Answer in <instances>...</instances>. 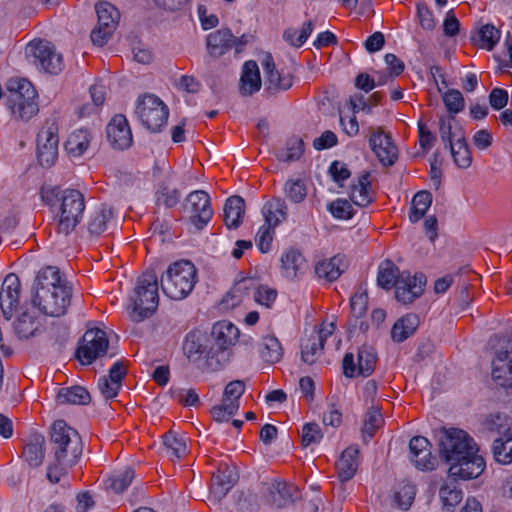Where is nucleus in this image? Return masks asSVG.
<instances>
[{
    "label": "nucleus",
    "instance_id": "obj_62",
    "mask_svg": "<svg viewBox=\"0 0 512 512\" xmlns=\"http://www.w3.org/2000/svg\"><path fill=\"white\" fill-rule=\"evenodd\" d=\"M245 391V384L241 380H234L229 382L223 393V400L231 401L234 404H239V399Z\"/></svg>",
    "mask_w": 512,
    "mask_h": 512
},
{
    "label": "nucleus",
    "instance_id": "obj_54",
    "mask_svg": "<svg viewBox=\"0 0 512 512\" xmlns=\"http://www.w3.org/2000/svg\"><path fill=\"white\" fill-rule=\"evenodd\" d=\"M236 479L234 467L228 465H220L212 475L214 484L221 486L224 490H228L236 482Z\"/></svg>",
    "mask_w": 512,
    "mask_h": 512
},
{
    "label": "nucleus",
    "instance_id": "obj_25",
    "mask_svg": "<svg viewBox=\"0 0 512 512\" xmlns=\"http://www.w3.org/2000/svg\"><path fill=\"white\" fill-rule=\"evenodd\" d=\"M269 89L287 90L292 86L293 79L289 72L276 68L271 54H265L261 61Z\"/></svg>",
    "mask_w": 512,
    "mask_h": 512
},
{
    "label": "nucleus",
    "instance_id": "obj_11",
    "mask_svg": "<svg viewBox=\"0 0 512 512\" xmlns=\"http://www.w3.org/2000/svg\"><path fill=\"white\" fill-rule=\"evenodd\" d=\"M108 346L109 340L104 330L100 328L89 329L84 333L79 343L76 356L81 364L90 365L96 359L107 354Z\"/></svg>",
    "mask_w": 512,
    "mask_h": 512
},
{
    "label": "nucleus",
    "instance_id": "obj_53",
    "mask_svg": "<svg viewBox=\"0 0 512 512\" xmlns=\"http://www.w3.org/2000/svg\"><path fill=\"white\" fill-rule=\"evenodd\" d=\"M112 216L111 210L101 209L97 211L88 223V230L93 235H100L107 229V224Z\"/></svg>",
    "mask_w": 512,
    "mask_h": 512
},
{
    "label": "nucleus",
    "instance_id": "obj_12",
    "mask_svg": "<svg viewBox=\"0 0 512 512\" xmlns=\"http://www.w3.org/2000/svg\"><path fill=\"white\" fill-rule=\"evenodd\" d=\"M26 53L38 68L47 73L58 74L63 69V58L49 41H31L26 48Z\"/></svg>",
    "mask_w": 512,
    "mask_h": 512
},
{
    "label": "nucleus",
    "instance_id": "obj_6",
    "mask_svg": "<svg viewBox=\"0 0 512 512\" xmlns=\"http://www.w3.org/2000/svg\"><path fill=\"white\" fill-rule=\"evenodd\" d=\"M198 281L197 269L189 260L175 261L161 277L163 293L172 300H183L193 291Z\"/></svg>",
    "mask_w": 512,
    "mask_h": 512
},
{
    "label": "nucleus",
    "instance_id": "obj_30",
    "mask_svg": "<svg viewBox=\"0 0 512 512\" xmlns=\"http://www.w3.org/2000/svg\"><path fill=\"white\" fill-rule=\"evenodd\" d=\"M92 135L87 129H76L69 134L64 148L72 158L81 157L90 147Z\"/></svg>",
    "mask_w": 512,
    "mask_h": 512
},
{
    "label": "nucleus",
    "instance_id": "obj_3",
    "mask_svg": "<svg viewBox=\"0 0 512 512\" xmlns=\"http://www.w3.org/2000/svg\"><path fill=\"white\" fill-rule=\"evenodd\" d=\"M41 199L51 208L57 207L59 215L58 229L69 234L81 222L85 211L83 194L75 189L60 190L58 187L44 186Z\"/></svg>",
    "mask_w": 512,
    "mask_h": 512
},
{
    "label": "nucleus",
    "instance_id": "obj_49",
    "mask_svg": "<svg viewBox=\"0 0 512 512\" xmlns=\"http://www.w3.org/2000/svg\"><path fill=\"white\" fill-rule=\"evenodd\" d=\"M304 152L303 141L299 138L289 139L284 149L278 152V159L284 162L298 160Z\"/></svg>",
    "mask_w": 512,
    "mask_h": 512
},
{
    "label": "nucleus",
    "instance_id": "obj_5",
    "mask_svg": "<svg viewBox=\"0 0 512 512\" xmlns=\"http://www.w3.org/2000/svg\"><path fill=\"white\" fill-rule=\"evenodd\" d=\"M159 304L158 277L153 271L143 273L137 280L128 314L133 322H142L149 318Z\"/></svg>",
    "mask_w": 512,
    "mask_h": 512
},
{
    "label": "nucleus",
    "instance_id": "obj_38",
    "mask_svg": "<svg viewBox=\"0 0 512 512\" xmlns=\"http://www.w3.org/2000/svg\"><path fill=\"white\" fill-rule=\"evenodd\" d=\"M45 439L41 435H33L23 449V458L32 467H38L44 460Z\"/></svg>",
    "mask_w": 512,
    "mask_h": 512
},
{
    "label": "nucleus",
    "instance_id": "obj_18",
    "mask_svg": "<svg viewBox=\"0 0 512 512\" xmlns=\"http://www.w3.org/2000/svg\"><path fill=\"white\" fill-rule=\"evenodd\" d=\"M369 144L378 160L385 166H390L397 160V148L391 137L384 133L381 127L369 128Z\"/></svg>",
    "mask_w": 512,
    "mask_h": 512
},
{
    "label": "nucleus",
    "instance_id": "obj_64",
    "mask_svg": "<svg viewBox=\"0 0 512 512\" xmlns=\"http://www.w3.org/2000/svg\"><path fill=\"white\" fill-rule=\"evenodd\" d=\"M485 425L488 430L501 432L502 430L508 427V417L507 415L497 412L490 414L489 417L485 421Z\"/></svg>",
    "mask_w": 512,
    "mask_h": 512
},
{
    "label": "nucleus",
    "instance_id": "obj_41",
    "mask_svg": "<svg viewBox=\"0 0 512 512\" xmlns=\"http://www.w3.org/2000/svg\"><path fill=\"white\" fill-rule=\"evenodd\" d=\"M501 38V31L494 25H482L474 35V42L482 49L492 50Z\"/></svg>",
    "mask_w": 512,
    "mask_h": 512
},
{
    "label": "nucleus",
    "instance_id": "obj_36",
    "mask_svg": "<svg viewBox=\"0 0 512 512\" xmlns=\"http://www.w3.org/2000/svg\"><path fill=\"white\" fill-rule=\"evenodd\" d=\"M244 200L240 196H232L224 205V222L228 228H237L244 216Z\"/></svg>",
    "mask_w": 512,
    "mask_h": 512
},
{
    "label": "nucleus",
    "instance_id": "obj_17",
    "mask_svg": "<svg viewBox=\"0 0 512 512\" xmlns=\"http://www.w3.org/2000/svg\"><path fill=\"white\" fill-rule=\"evenodd\" d=\"M425 284L426 277L423 274L411 275L409 272L404 271L394 286L395 297L404 304L412 303L422 295Z\"/></svg>",
    "mask_w": 512,
    "mask_h": 512
},
{
    "label": "nucleus",
    "instance_id": "obj_37",
    "mask_svg": "<svg viewBox=\"0 0 512 512\" xmlns=\"http://www.w3.org/2000/svg\"><path fill=\"white\" fill-rule=\"evenodd\" d=\"M418 325L419 318L416 314H406L394 323L391 337L396 342H403L416 331Z\"/></svg>",
    "mask_w": 512,
    "mask_h": 512
},
{
    "label": "nucleus",
    "instance_id": "obj_47",
    "mask_svg": "<svg viewBox=\"0 0 512 512\" xmlns=\"http://www.w3.org/2000/svg\"><path fill=\"white\" fill-rule=\"evenodd\" d=\"M439 496L444 506H455L462 499V490L455 480L446 481L439 490Z\"/></svg>",
    "mask_w": 512,
    "mask_h": 512
},
{
    "label": "nucleus",
    "instance_id": "obj_19",
    "mask_svg": "<svg viewBox=\"0 0 512 512\" xmlns=\"http://www.w3.org/2000/svg\"><path fill=\"white\" fill-rule=\"evenodd\" d=\"M376 364V354L372 348L361 347L357 355V366L354 364V356L346 353L343 359V371L347 377L358 375L369 376Z\"/></svg>",
    "mask_w": 512,
    "mask_h": 512
},
{
    "label": "nucleus",
    "instance_id": "obj_22",
    "mask_svg": "<svg viewBox=\"0 0 512 512\" xmlns=\"http://www.w3.org/2000/svg\"><path fill=\"white\" fill-rule=\"evenodd\" d=\"M410 460L419 470H432L436 459L432 456L431 444L423 436H415L409 443Z\"/></svg>",
    "mask_w": 512,
    "mask_h": 512
},
{
    "label": "nucleus",
    "instance_id": "obj_33",
    "mask_svg": "<svg viewBox=\"0 0 512 512\" xmlns=\"http://www.w3.org/2000/svg\"><path fill=\"white\" fill-rule=\"evenodd\" d=\"M258 352L263 361L269 364H275L282 359L284 349L276 336L266 335L259 344Z\"/></svg>",
    "mask_w": 512,
    "mask_h": 512
},
{
    "label": "nucleus",
    "instance_id": "obj_28",
    "mask_svg": "<svg viewBox=\"0 0 512 512\" xmlns=\"http://www.w3.org/2000/svg\"><path fill=\"white\" fill-rule=\"evenodd\" d=\"M359 464V448L357 445L347 447L336 462L338 478L344 482L350 480L356 473Z\"/></svg>",
    "mask_w": 512,
    "mask_h": 512
},
{
    "label": "nucleus",
    "instance_id": "obj_42",
    "mask_svg": "<svg viewBox=\"0 0 512 512\" xmlns=\"http://www.w3.org/2000/svg\"><path fill=\"white\" fill-rule=\"evenodd\" d=\"M163 445L171 459H180L187 453L186 438L172 431L163 436Z\"/></svg>",
    "mask_w": 512,
    "mask_h": 512
},
{
    "label": "nucleus",
    "instance_id": "obj_14",
    "mask_svg": "<svg viewBox=\"0 0 512 512\" xmlns=\"http://www.w3.org/2000/svg\"><path fill=\"white\" fill-rule=\"evenodd\" d=\"M247 43L248 39L245 35L235 37L227 28L213 31L206 37L207 51L213 57H220L232 48L239 53Z\"/></svg>",
    "mask_w": 512,
    "mask_h": 512
},
{
    "label": "nucleus",
    "instance_id": "obj_32",
    "mask_svg": "<svg viewBox=\"0 0 512 512\" xmlns=\"http://www.w3.org/2000/svg\"><path fill=\"white\" fill-rule=\"evenodd\" d=\"M212 335L219 349L225 350L236 343L239 330L231 322L223 320L213 325Z\"/></svg>",
    "mask_w": 512,
    "mask_h": 512
},
{
    "label": "nucleus",
    "instance_id": "obj_50",
    "mask_svg": "<svg viewBox=\"0 0 512 512\" xmlns=\"http://www.w3.org/2000/svg\"><path fill=\"white\" fill-rule=\"evenodd\" d=\"M383 417L379 409L371 408L365 415L362 433L363 437H373L376 431L382 426Z\"/></svg>",
    "mask_w": 512,
    "mask_h": 512
},
{
    "label": "nucleus",
    "instance_id": "obj_27",
    "mask_svg": "<svg viewBox=\"0 0 512 512\" xmlns=\"http://www.w3.org/2000/svg\"><path fill=\"white\" fill-rule=\"evenodd\" d=\"M207 336L199 331L189 332L183 342V352L190 361H198L201 358H209L207 349Z\"/></svg>",
    "mask_w": 512,
    "mask_h": 512
},
{
    "label": "nucleus",
    "instance_id": "obj_7",
    "mask_svg": "<svg viewBox=\"0 0 512 512\" xmlns=\"http://www.w3.org/2000/svg\"><path fill=\"white\" fill-rule=\"evenodd\" d=\"M439 132L442 141L448 145L455 164L462 169L472 163V155L465 140V133L453 116H441Z\"/></svg>",
    "mask_w": 512,
    "mask_h": 512
},
{
    "label": "nucleus",
    "instance_id": "obj_4",
    "mask_svg": "<svg viewBox=\"0 0 512 512\" xmlns=\"http://www.w3.org/2000/svg\"><path fill=\"white\" fill-rule=\"evenodd\" d=\"M6 106L16 120L28 121L39 112L37 91L24 78H10L6 83Z\"/></svg>",
    "mask_w": 512,
    "mask_h": 512
},
{
    "label": "nucleus",
    "instance_id": "obj_26",
    "mask_svg": "<svg viewBox=\"0 0 512 512\" xmlns=\"http://www.w3.org/2000/svg\"><path fill=\"white\" fill-rule=\"evenodd\" d=\"M347 267L348 261L346 256L337 254L331 258L318 261L315 265V273L319 278L332 282L337 280Z\"/></svg>",
    "mask_w": 512,
    "mask_h": 512
},
{
    "label": "nucleus",
    "instance_id": "obj_34",
    "mask_svg": "<svg viewBox=\"0 0 512 512\" xmlns=\"http://www.w3.org/2000/svg\"><path fill=\"white\" fill-rule=\"evenodd\" d=\"M270 493L272 501L277 507H283L293 502L299 495L298 488L290 483L275 480L271 483Z\"/></svg>",
    "mask_w": 512,
    "mask_h": 512
},
{
    "label": "nucleus",
    "instance_id": "obj_24",
    "mask_svg": "<svg viewBox=\"0 0 512 512\" xmlns=\"http://www.w3.org/2000/svg\"><path fill=\"white\" fill-rule=\"evenodd\" d=\"M492 379L498 386L512 388V350L496 354L492 361Z\"/></svg>",
    "mask_w": 512,
    "mask_h": 512
},
{
    "label": "nucleus",
    "instance_id": "obj_40",
    "mask_svg": "<svg viewBox=\"0 0 512 512\" xmlns=\"http://www.w3.org/2000/svg\"><path fill=\"white\" fill-rule=\"evenodd\" d=\"M432 194L429 191L422 190L417 192L411 201L409 220L413 223L422 219L432 204Z\"/></svg>",
    "mask_w": 512,
    "mask_h": 512
},
{
    "label": "nucleus",
    "instance_id": "obj_39",
    "mask_svg": "<svg viewBox=\"0 0 512 512\" xmlns=\"http://www.w3.org/2000/svg\"><path fill=\"white\" fill-rule=\"evenodd\" d=\"M59 404L86 405L90 402L89 392L81 386L65 387L58 391Z\"/></svg>",
    "mask_w": 512,
    "mask_h": 512
},
{
    "label": "nucleus",
    "instance_id": "obj_43",
    "mask_svg": "<svg viewBox=\"0 0 512 512\" xmlns=\"http://www.w3.org/2000/svg\"><path fill=\"white\" fill-rule=\"evenodd\" d=\"M401 273L392 261H384L378 269L377 281L379 286L386 290L393 288L398 282Z\"/></svg>",
    "mask_w": 512,
    "mask_h": 512
},
{
    "label": "nucleus",
    "instance_id": "obj_60",
    "mask_svg": "<svg viewBox=\"0 0 512 512\" xmlns=\"http://www.w3.org/2000/svg\"><path fill=\"white\" fill-rule=\"evenodd\" d=\"M443 102L451 114H457L464 108V98L461 92L455 89H450L443 95Z\"/></svg>",
    "mask_w": 512,
    "mask_h": 512
},
{
    "label": "nucleus",
    "instance_id": "obj_10",
    "mask_svg": "<svg viewBox=\"0 0 512 512\" xmlns=\"http://www.w3.org/2000/svg\"><path fill=\"white\" fill-rule=\"evenodd\" d=\"M184 213L197 230L206 227L214 214L209 194L203 190L189 193L185 199Z\"/></svg>",
    "mask_w": 512,
    "mask_h": 512
},
{
    "label": "nucleus",
    "instance_id": "obj_9",
    "mask_svg": "<svg viewBox=\"0 0 512 512\" xmlns=\"http://www.w3.org/2000/svg\"><path fill=\"white\" fill-rule=\"evenodd\" d=\"M439 446L447 463L471 455V452L478 449L474 440L465 431L456 428L445 430Z\"/></svg>",
    "mask_w": 512,
    "mask_h": 512
},
{
    "label": "nucleus",
    "instance_id": "obj_57",
    "mask_svg": "<svg viewBox=\"0 0 512 512\" xmlns=\"http://www.w3.org/2000/svg\"><path fill=\"white\" fill-rule=\"evenodd\" d=\"M134 478V471L131 468H126L122 472L113 474L109 478V487L117 492L121 493L131 484Z\"/></svg>",
    "mask_w": 512,
    "mask_h": 512
},
{
    "label": "nucleus",
    "instance_id": "obj_46",
    "mask_svg": "<svg viewBox=\"0 0 512 512\" xmlns=\"http://www.w3.org/2000/svg\"><path fill=\"white\" fill-rule=\"evenodd\" d=\"M38 322L30 313H22L14 322V330L19 338L27 339L38 330Z\"/></svg>",
    "mask_w": 512,
    "mask_h": 512
},
{
    "label": "nucleus",
    "instance_id": "obj_21",
    "mask_svg": "<svg viewBox=\"0 0 512 512\" xmlns=\"http://www.w3.org/2000/svg\"><path fill=\"white\" fill-rule=\"evenodd\" d=\"M107 138L115 149L124 150L131 146L132 132L124 115H115L108 123Z\"/></svg>",
    "mask_w": 512,
    "mask_h": 512
},
{
    "label": "nucleus",
    "instance_id": "obj_59",
    "mask_svg": "<svg viewBox=\"0 0 512 512\" xmlns=\"http://www.w3.org/2000/svg\"><path fill=\"white\" fill-rule=\"evenodd\" d=\"M323 438V433L317 423H306L302 428V445L307 447L318 444Z\"/></svg>",
    "mask_w": 512,
    "mask_h": 512
},
{
    "label": "nucleus",
    "instance_id": "obj_13",
    "mask_svg": "<svg viewBox=\"0 0 512 512\" xmlns=\"http://www.w3.org/2000/svg\"><path fill=\"white\" fill-rule=\"evenodd\" d=\"M98 24L91 32V40L97 46H103L112 36L120 19L117 8L108 1H101L95 6Z\"/></svg>",
    "mask_w": 512,
    "mask_h": 512
},
{
    "label": "nucleus",
    "instance_id": "obj_61",
    "mask_svg": "<svg viewBox=\"0 0 512 512\" xmlns=\"http://www.w3.org/2000/svg\"><path fill=\"white\" fill-rule=\"evenodd\" d=\"M277 298V291L267 285H260L254 291V300L267 308H270Z\"/></svg>",
    "mask_w": 512,
    "mask_h": 512
},
{
    "label": "nucleus",
    "instance_id": "obj_16",
    "mask_svg": "<svg viewBox=\"0 0 512 512\" xmlns=\"http://www.w3.org/2000/svg\"><path fill=\"white\" fill-rule=\"evenodd\" d=\"M448 464L449 475L464 480L477 478L483 473L486 467L484 458L478 454V449L471 452V455H465Z\"/></svg>",
    "mask_w": 512,
    "mask_h": 512
},
{
    "label": "nucleus",
    "instance_id": "obj_35",
    "mask_svg": "<svg viewBox=\"0 0 512 512\" xmlns=\"http://www.w3.org/2000/svg\"><path fill=\"white\" fill-rule=\"evenodd\" d=\"M264 224L277 227L287 217V207L285 202L280 198H273L267 201L262 208Z\"/></svg>",
    "mask_w": 512,
    "mask_h": 512
},
{
    "label": "nucleus",
    "instance_id": "obj_1",
    "mask_svg": "<svg viewBox=\"0 0 512 512\" xmlns=\"http://www.w3.org/2000/svg\"><path fill=\"white\" fill-rule=\"evenodd\" d=\"M72 290L62 279L60 271L53 266L41 269L35 277L31 302L41 313L59 317L66 313Z\"/></svg>",
    "mask_w": 512,
    "mask_h": 512
},
{
    "label": "nucleus",
    "instance_id": "obj_52",
    "mask_svg": "<svg viewBox=\"0 0 512 512\" xmlns=\"http://www.w3.org/2000/svg\"><path fill=\"white\" fill-rule=\"evenodd\" d=\"M416 488L410 483L399 485L394 492V501L400 509L407 510L414 501Z\"/></svg>",
    "mask_w": 512,
    "mask_h": 512
},
{
    "label": "nucleus",
    "instance_id": "obj_29",
    "mask_svg": "<svg viewBox=\"0 0 512 512\" xmlns=\"http://www.w3.org/2000/svg\"><path fill=\"white\" fill-rule=\"evenodd\" d=\"M260 88L261 77L257 63L252 60L246 61L240 78V93L244 96H249L258 92Z\"/></svg>",
    "mask_w": 512,
    "mask_h": 512
},
{
    "label": "nucleus",
    "instance_id": "obj_63",
    "mask_svg": "<svg viewBox=\"0 0 512 512\" xmlns=\"http://www.w3.org/2000/svg\"><path fill=\"white\" fill-rule=\"evenodd\" d=\"M417 18L424 30L432 31L436 27L433 12L425 4H417Z\"/></svg>",
    "mask_w": 512,
    "mask_h": 512
},
{
    "label": "nucleus",
    "instance_id": "obj_31",
    "mask_svg": "<svg viewBox=\"0 0 512 512\" xmlns=\"http://www.w3.org/2000/svg\"><path fill=\"white\" fill-rule=\"evenodd\" d=\"M282 273L286 278H296L304 273L307 268V261L296 249H288L281 257Z\"/></svg>",
    "mask_w": 512,
    "mask_h": 512
},
{
    "label": "nucleus",
    "instance_id": "obj_56",
    "mask_svg": "<svg viewBox=\"0 0 512 512\" xmlns=\"http://www.w3.org/2000/svg\"><path fill=\"white\" fill-rule=\"evenodd\" d=\"M302 359L304 362L308 364H312L315 362L316 357L321 353L324 348V343L316 337L308 339L306 342H303L302 345Z\"/></svg>",
    "mask_w": 512,
    "mask_h": 512
},
{
    "label": "nucleus",
    "instance_id": "obj_45",
    "mask_svg": "<svg viewBox=\"0 0 512 512\" xmlns=\"http://www.w3.org/2000/svg\"><path fill=\"white\" fill-rule=\"evenodd\" d=\"M493 454L495 460L501 464L512 462V432L494 441Z\"/></svg>",
    "mask_w": 512,
    "mask_h": 512
},
{
    "label": "nucleus",
    "instance_id": "obj_2",
    "mask_svg": "<svg viewBox=\"0 0 512 512\" xmlns=\"http://www.w3.org/2000/svg\"><path fill=\"white\" fill-rule=\"evenodd\" d=\"M51 451L54 461L49 464L47 478L51 483H58L74 466L83 451L79 433L64 420H56L50 429Z\"/></svg>",
    "mask_w": 512,
    "mask_h": 512
},
{
    "label": "nucleus",
    "instance_id": "obj_8",
    "mask_svg": "<svg viewBox=\"0 0 512 512\" xmlns=\"http://www.w3.org/2000/svg\"><path fill=\"white\" fill-rule=\"evenodd\" d=\"M135 113L141 124L151 132H160L169 117L168 106L154 94L139 96Z\"/></svg>",
    "mask_w": 512,
    "mask_h": 512
},
{
    "label": "nucleus",
    "instance_id": "obj_20",
    "mask_svg": "<svg viewBox=\"0 0 512 512\" xmlns=\"http://www.w3.org/2000/svg\"><path fill=\"white\" fill-rule=\"evenodd\" d=\"M21 283L19 277L8 274L0 289V307L6 319H10L17 310L20 303Z\"/></svg>",
    "mask_w": 512,
    "mask_h": 512
},
{
    "label": "nucleus",
    "instance_id": "obj_51",
    "mask_svg": "<svg viewBox=\"0 0 512 512\" xmlns=\"http://www.w3.org/2000/svg\"><path fill=\"white\" fill-rule=\"evenodd\" d=\"M327 208L332 216L339 220H349L355 214L352 204L348 200L342 198H337L330 202Z\"/></svg>",
    "mask_w": 512,
    "mask_h": 512
},
{
    "label": "nucleus",
    "instance_id": "obj_15",
    "mask_svg": "<svg viewBox=\"0 0 512 512\" xmlns=\"http://www.w3.org/2000/svg\"><path fill=\"white\" fill-rule=\"evenodd\" d=\"M58 126L56 123H46L37 136V156L44 167L53 165L58 157Z\"/></svg>",
    "mask_w": 512,
    "mask_h": 512
},
{
    "label": "nucleus",
    "instance_id": "obj_23",
    "mask_svg": "<svg viewBox=\"0 0 512 512\" xmlns=\"http://www.w3.org/2000/svg\"><path fill=\"white\" fill-rule=\"evenodd\" d=\"M350 200L359 207H367L375 199V191L372 188L371 174L362 172L352 183L349 191Z\"/></svg>",
    "mask_w": 512,
    "mask_h": 512
},
{
    "label": "nucleus",
    "instance_id": "obj_44",
    "mask_svg": "<svg viewBox=\"0 0 512 512\" xmlns=\"http://www.w3.org/2000/svg\"><path fill=\"white\" fill-rule=\"evenodd\" d=\"M314 30V23L309 20L303 23L300 29L298 28H287L283 32V39L293 47H301L306 40L310 37Z\"/></svg>",
    "mask_w": 512,
    "mask_h": 512
},
{
    "label": "nucleus",
    "instance_id": "obj_55",
    "mask_svg": "<svg viewBox=\"0 0 512 512\" xmlns=\"http://www.w3.org/2000/svg\"><path fill=\"white\" fill-rule=\"evenodd\" d=\"M274 235L275 227L269 224H263L259 227L255 236V243L262 253L270 251Z\"/></svg>",
    "mask_w": 512,
    "mask_h": 512
},
{
    "label": "nucleus",
    "instance_id": "obj_48",
    "mask_svg": "<svg viewBox=\"0 0 512 512\" xmlns=\"http://www.w3.org/2000/svg\"><path fill=\"white\" fill-rule=\"evenodd\" d=\"M286 197L293 203H301L307 196V187L301 179H290L284 185Z\"/></svg>",
    "mask_w": 512,
    "mask_h": 512
},
{
    "label": "nucleus",
    "instance_id": "obj_58",
    "mask_svg": "<svg viewBox=\"0 0 512 512\" xmlns=\"http://www.w3.org/2000/svg\"><path fill=\"white\" fill-rule=\"evenodd\" d=\"M239 409V404L222 400V403L212 407L211 415L218 422L228 421Z\"/></svg>",
    "mask_w": 512,
    "mask_h": 512
}]
</instances>
